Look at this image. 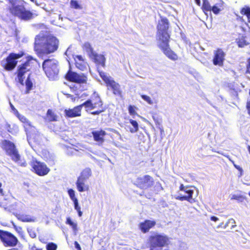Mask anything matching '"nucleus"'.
I'll return each mask as SVG.
<instances>
[{"label":"nucleus","mask_w":250,"mask_h":250,"mask_svg":"<svg viewBox=\"0 0 250 250\" xmlns=\"http://www.w3.org/2000/svg\"><path fill=\"white\" fill-rule=\"evenodd\" d=\"M74 244L77 250H81V247L77 241H75Z\"/></svg>","instance_id":"nucleus-45"},{"label":"nucleus","mask_w":250,"mask_h":250,"mask_svg":"<svg viewBox=\"0 0 250 250\" xmlns=\"http://www.w3.org/2000/svg\"><path fill=\"white\" fill-rule=\"evenodd\" d=\"M152 118L154 121L156 125H160L162 122V118H160L156 113H154L152 115Z\"/></svg>","instance_id":"nucleus-37"},{"label":"nucleus","mask_w":250,"mask_h":250,"mask_svg":"<svg viewBox=\"0 0 250 250\" xmlns=\"http://www.w3.org/2000/svg\"><path fill=\"white\" fill-rule=\"evenodd\" d=\"M230 220H233V219H229V220H228V222L225 224L224 225V226H223V228L224 229L226 228L228 226Z\"/></svg>","instance_id":"nucleus-48"},{"label":"nucleus","mask_w":250,"mask_h":250,"mask_svg":"<svg viewBox=\"0 0 250 250\" xmlns=\"http://www.w3.org/2000/svg\"><path fill=\"white\" fill-rule=\"evenodd\" d=\"M223 226L224 224L223 223H221L218 225V227H221L223 228Z\"/></svg>","instance_id":"nucleus-51"},{"label":"nucleus","mask_w":250,"mask_h":250,"mask_svg":"<svg viewBox=\"0 0 250 250\" xmlns=\"http://www.w3.org/2000/svg\"><path fill=\"white\" fill-rule=\"evenodd\" d=\"M77 188L79 192L87 191L89 190V186L86 184V181L77 178L76 182Z\"/></svg>","instance_id":"nucleus-22"},{"label":"nucleus","mask_w":250,"mask_h":250,"mask_svg":"<svg viewBox=\"0 0 250 250\" xmlns=\"http://www.w3.org/2000/svg\"><path fill=\"white\" fill-rule=\"evenodd\" d=\"M57 245L53 242H49L46 246L47 250H57Z\"/></svg>","instance_id":"nucleus-36"},{"label":"nucleus","mask_w":250,"mask_h":250,"mask_svg":"<svg viewBox=\"0 0 250 250\" xmlns=\"http://www.w3.org/2000/svg\"><path fill=\"white\" fill-rule=\"evenodd\" d=\"M64 78L68 82L78 84H86L87 76L84 73H78L69 69L64 75Z\"/></svg>","instance_id":"nucleus-11"},{"label":"nucleus","mask_w":250,"mask_h":250,"mask_svg":"<svg viewBox=\"0 0 250 250\" xmlns=\"http://www.w3.org/2000/svg\"><path fill=\"white\" fill-rule=\"evenodd\" d=\"M242 15H246L248 19V21L250 23V7L246 6L242 8L240 10Z\"/></svg>","instance_id":"nucleus-30"},{"label":"nucleus","mask_w":250,"mask_h":250,"mask_svg":"<svg viewBox=\"0 0 250 250\" xmlns=\"http://www.w3.org/2000/svg\"><path fill=\"white\" fill-rule=\"evenodd\" d=\"M169 22L166 17H161L157 26V36L160 42L170 40V35L168 32Z\"/></svg>","instance_id":"nucleus-7"},{"label":"nucleus","mask_w":250,"mask_h":250,"mask_svg":"<svg viewBox=\"0 0 250 250\" xmlns=\"http://www.w3.org/2000/svg\"><path fill=\"white\" fill-rule=\"evenodd\" d=\"M203 4L201 9L204 13L207 14V12H210L211 6L208 0H202Z\"/></svg>","instance_id":"nucleus-27"},{"label":"nucleus","mask_w":250,"mask_h":250,"mask_svg":"<svg viewBox=\"0 0 250 250\" xmlns=\"http://www.w3.org/2000/svg\"><path fill=\"white\" fill-rule=\"evenodd\" d=\"M180 191H183L185 195H180L175 197L176 200L181 201H187L190 203L195 202V199L193 198L194 191L188 186H185L183 184H181L179 187Z\"/></svg>","instance_id":"nucleus-12"},{"label":"nucleus","mask_w":250,"mask_h":250,"mask_svg":"<svg viewBox=\"0 0 250 250\" xmlns=\"http://www.w3.org/2000/svg\"><path fill=\"white\" fill-rule=\"evenodd\" d=\"M26 162H24V163H22V164H21V165L22 167H25L26 166Z\"/></svg>","instance_id":"nucleus-52"},{"label":"nucleus","mask_w":250,"mask_h":250,"mask_svg":"<svg viewBox=\"0 0 250 250\" xmlns=\"http://www.w3.org/2000/svg\"><path fill=\"white\" fill-rule=\"evenodd\" d=\"M82 104L83 106H84L86 111L96 109L95 111L91 112L93 115H99L106 110L100 96L96 92H93L90 99Z\"/></svg>","instance_id":"nucleus-2"},{"label":"nucleus","mask_w":250,"mask_h":250,"mask_svg":"<svg viewBox=\"0 0 250 250\" xmlns=\"http://www.w3.org/2000/svg\"><path fill=\"white\" fill-rule=\"evenodd\" d=\"M2 187V184L0 183V195H3L4 193H3V190L1 188Z\"/></svg>","instance_id":"nucleus-49"},{"label":"nucleus","mask_w":250,"mask_h":250,"mask_svg":"<svg viewBox=\"0 0 250 250\" xmlns=\"http://www.w3.org/2000/svg\"><path fill=\"white\" fill-rule=\"evenodd\" d=\"M90 58L93 60L97 65H101L103 67L105 66V58L104 55L94 52L92 55H90Z\"/></svg>","instance_id":"nucleus-20"},{"label":"nucleus","mask_w":250,"mask_h":250,"mask_svg":"<svg viewBox=\"0 0 250 250\" xmlns=\"http://www.w3.org/2000/svg\"><path fill=\"white\" fill-rule=\"evenodd\" d=\"M221 4L219 3H216L211 6L210 12L212 11L215 15H217L221 11Z\"/></svg>","instance_id":"nucleus-32"},{"label":"nucleus","mask_w":250,"mask_h":250,"mask_svg":"<svg viewBox=\"0 0 250 250\" xmlns=\"http://www.w3.org/2000/svg\"><path fill=\"white\" fill-rule=\"evenodd\" d=\"M170 238L167 235L154 232L149 236L147 243L150 248H163L168 246L170 244Z\"/></svg>","instance_id":"nucleus-3"},{"label":"nucleus","mask_w":250,"mask_h":250,"mask_svg":"<svg viewBox=\"0 0 250 250\" xmlns=\"http://www.w3.org/2000/svg\"><path fill=\"white\" fill-rule=\"evenodd\" d=\"M36 60L31 56H28L26 60L20 64L17 67L15 74L17 76L18 82L22 85L24 84L25 75L32 69L31 61Z\"/></svg>","instance_id":"nucleus-6"},{"label":"nucleus","mask_w":250,"mask_h":250,"mask_svg":"<svg viewBox=\"0 0 250 250\" xmlns=\"http://www.w3.org/2000/svg\"><path fill=\"white\" fill-rule=\"evenodd\" d=\"M170 40L160 42L159 47L161 49L164 54L170 60L177 61L178 59L177 55L172 51L169 46V42Z\"/></svg>","instance_id":"nucleus-14"},{"label":"nucleus","mask_w":250,"mask_h":250,"mask_svg":"<svg viewBox=\"0 0 250 250\" xmlns=\"http://www.w3.org/2000/svg\"><path fill=\"white\" fill-rule=\"evenodd\" d=\"M237 44L239 47H243L247 44L246 41L244 39H239Z\"/></svg>","instance_id":"nucleus-42"},{"label":"nucleus","mask_w":250,"mask_h":250,"mask_svg":"<svg viewBox=\"0 0 250 250\" xmlns=\"http://www.w3.org/2000/svg\"><path fill=\"white\" fill-rule=\"evenodd\" d=\"M99 74L100 77L102 78L105 84H106L108 82H109L111 79L107 77L105 73L102 71L98 70Z\"/></svg>","instance_id":"nucleus-33"},{"label":"nucleus","mask_w":250,"mask_h":250,"mask_svg":"<svg viewBox=\"0 0 250 250\" xmlns=\"http://www.w3.org/2000/svg\"><path fill=\"white\" fill-rule=\"evenodd\" d=\"M134 184L141 189H146L153 185L154 180L151 176L146 175L142 177H138Z\"/></svg>","instance_id":"nucleus-13"},{"label":"nucleus","mask_w":250,"mask_h":250,"mask_svg":"<svg viewBox=\"0 0 250 250\" xmlns=\"http://www.w3.org/2000/svg\"><path fill=\"white\" fill-rule=\"evenodd\" d=\"M195 0V2H196V3L198 5L200 6V4H201V3H200V0Z\"/></svg>","instance_id":"nucleus-50"},{"label":"nucleus","mask_w":250,"mask_h":250,"mask_svg":"<svg viewBox=\"0 0 250 250\" xmlns=\"http://www.w3.org/2000/svg\"><path fill=\"white\" fill-rule=\"evenodd\" d=\"M1 147L5 153L15 162H18L21 156L14 143L8 140H3L1 143Z\"/></svg>","instance_id":"nucleus-8"},{"label":"nucleus","mask_w":250,"mask_h":250,"mask_svg":"<svg viewBox=\"0 0 250 250\" xmlns=\"http://www.w3.org/2000/svg\"><path fill=\"white\" fill-rule=\"evenodd\" d=\"M247 109L248 110V114L250 116V102L247 103Z\"/></svg>","instance_id":"nucleus-46"},{"label":"nucleus","mask_w":250,"mask_h":250,"mask_svg":"<svg viewBox=\"0 0 250 250\" xmlns=\"http://www.w3.org/2000/svg\"><path fill=\"white\" fill-rule=\"evenodd\" d=\"M106 86L107 87L108 89L110 88L112 90L114 95H118L120 97L122 96V92L120 88V85L114 80L111 79L106 84Z\"/></svg>","instance_id":"nucleus-19"},{"label":"nucleus","mask_w":250,"mask_h":250,"mask_svg":"<svg viewBox=\"0 0 250 250\" xmlns=\"http://www.w3.org/2000/svg\"><path fill=\"white\" fill-rule=\"evenodd\" d=\"M18 219L22 222H33L35 219L28 215L19 214L17 216Z\"/></svg>","instance_id":"nucleus-25"},{"label":"nucleus","mask_w":250,"mask_h":250,"mask_svg":"<svg viewBox=\"0 0 250 250\" xmlns=\"http://www.w3.org/2000/svg\"><path fill=\"white\" fill-rule=\"evenodd\" d=\"M129 122L132 125V127H130L129 128L130 132L132 133L137 132L139 129V125L137 121L130 119Z\"/></svg>","instance_id":"nucleus-28"},{"label":"nucleus","mask_w":250,"mask_h":250,"mask_svg":"<svg viewBox=\"0 0 250 250\" xmlns=\"http://www.w3.org/2000/svg\"><path fill=\"white\" fill-rule=\"evenodd\" d=\"M42 68L47 77L52 80L58 77L59 68L58 61L55 59H46L42 62Z\"/></svg>","instance_id":"nucleus-5"},{"label":"nucleus","mask_w":250,"mask_h":250,"mask_svg":"<svg viewBox=\"0 0 250 250\" xmlns=\"http://www.w3.org/2000/svg\"><path fill=\"white\" fill-rule=\"evenodd\" d=\"M59 41L55 37L38 35L35 37V51L38 53L50 54L58 48Z\"/></svg>","instance_id":"nucleus-1"},{"label":"nucleus","mask_w":250,"mask_h":250,"mask_svg":"<svg viewBox=\"0 0 250 250\" xmlns=\"http://www.w3.org/2000/svg\"><path fill=\"white\" fill-rule=\"evenodd\" d=\"M93 137V140L97 142L99 145H102L105 141V136L106 135V132L101 129L97 130H93L91 132Z\"/></svg>","instance_id":"nucleus-18"},{"label":"nucleus","mask_w":250,"mask_h":250,"mask_svg":"<svg viewBox=\"0 0 250 250\" xmlns=\"http://www.w3.org/2000/svg\"><path fill=\"white\" fill-rule=\"evenodd\" d=\"M234 166H235V167L236 168H237V169H238L240 168L239 167H237V166H236V165H235Z\"/></svg>","instance_id":"nucleus-53"},{"label":"nucleus","mask_w":250,"mask_h":250,"mask_svg":"<svg viewBox=\"0 0 250 250\" xmlns=\"http://www.w3.org/2000/svg\"><path fill=\"white\" fill-rule=\"evenodd\" d=\"M72 98V100H75V97H73V96H71Z\"/></svg>","instance_id":"nucleus-54"},{"label":"nucleus","mask_w":250,"mask_h":250,"mask_svg":"<svg viewBox=\"0 0 250 250\" xmlns=\"http://www.w3.org/2000/svg\"><path fill=\"white\" fill-rule=\"evenodd\" d=\"M23 51H21L18 53H10L0 62V65L6 71H11L13 70L18 63V59L24 56Z\"/></svg>","instance_id":"nucleus-4"},{"label":"nucleus","mask_w":250,"mask_h":250,"mask_svg":"<svg viewBox=\"0 0 250 250\" xmlns=\"http://www.w3.org/2000/svg\"><path fill=\"white\" fill-rule=\"evenodd\" d=\"M19 119L23 123H25V122H26L27 121H28L26 118V117H25L24 116H20L19 117Z\"/></svg>","instance_id":"nucleus-44"},{"label":"nucleus","mask_w":250,"mask_h":250,"mask_svg":"<svg viewBox=\"0 0 250 250\" xmlns=\"http://www.w3.org/2000/svg\"><path fill=\"white\" fill-rule=\"evenodd\" d=\"M210 220L214 222H216L219 220V218L215 216H212L210 217Z\"/></svg>","instance_id":"nucleus-47"},{"label":"nucleus","mask_w":250,"mask_h":250,"mask_svg":"<svg viewBox=\"0 0 250 250\" xmlns=\"http://www.w3.org/2000/svg\"><path fill=\"white\" fill-rule=\"evenodd\" d=\"M75 61V65L76 67L81 70H84L86 69L87 66V62L81 55H76L74 57Z\"/></svg>","instance_id":"nucleus-21"},{"label":"nucleus","mask_w":250,"mask_h":250,"mask_svg":"<svg viewBox=\"0 0 250 250\" xmlns=\"http://www.w3.org/2000/svg\"><path fill=\"white\" fill-rule=\"evenodd\" d=\"M70 6L75 9H82V7L79 4V2L77 0H71L70 1Z\"/></svg>","instance_id":"nucleus-34"},{"label":"nucleus","mask_w":250,"mask_h":250,"mask_svg":"<svg viewBox=\"0 0 250 250\" xmlns=\"http://www.w3.org/2000/svg\"><path fill=\"white\" fill-rule=\"evenodd\" d=\"M73 202L75 209L77 211L79 216L81 217L82 216L83 212L81 210V207L79 206L78 200H75Z\"/></svg>","instance_id":"nucleus-35"},{"label":"nucleus","mask_w":250,"mask_h":250,"mask_svg":"<svg viewBox=\"0 0 250 250\" xmlns=\"http://www.w3.org/2000/svg\"><path fill=\"white\" fill-rule=\"evenodd\" d=\"M23 125L25 131L26 132L29 130L32 127L31 123L29 121H27L26 122L24 123Z\"/></svg>","instance_id":"nucleus-43"},{"label":"nucleus","mask_w":250,"mask_h":250,"mask_svg":"<svg viewBox=\"0 0 250 250\" xmlns=\"http://www.w3.org/2000/svg\"><path fill=\"white\" fill-rule=\"evenodd\" d=\"M83 107L82 104L75 106L72 109H65V116L67 118H73L80 116L81 115V110Z\"/></svg>","instance_id":"nucleus-17"},{"label":"nucleus","mask_w":250,"mask_h":250,"mask_svg":"<svg viewBox=\"0 0 250 250\" xmlns=\"http://www.w3.org/2000/svg\"><path fill=\"white\" fill-rule=\"evenodd\" d=\"M30 165L31 171L39 176H45L50 171V168L45 163L37 160H33Z\"/></svg>","instance_id":"nucleus-10"},{"label":"nucleus","mask_w":250,"mask_h":250,"mask_svg":"<svg viewBox=\"0 0 250 250\" xmlns=\"http://www.w3.org/2000/svg\"><path fill=\"white\" fill-rule=\"evenodd\" d=\"M156 225V222L154 220L146 219L138 224L140 231L143 233L149 232L150 229L153 228Z\"/></svg>","instance_id":"nucleus-15"},{"label":"nucleus","mask_w":250,"mask_h":250,"mask_svg":"<svg viewBox=\"0 0 250 250\" xmlns=\"http://www.w3.org/2000/svg\"><path fill=\"white\" fill-rule=\"evenodd\" d=\"M68 194L70 198V199L73 201H74L75 200H78L77 198L75 197V193L74 190L70 188L67 191Z\"/></svg>","instance_id":"nucleus-39"},{"label":"nucleus","mask_w":250,"mask_h":250,"mask_svg":"<svg viewBox=\"0 0 250 250\" xmlns=\"http://www.w3.org/2000/svg\"><path fill=\"white\" fill-rule=\"evenodd\" d=\"M46 117L49 122H55L57 121V115L51 109L47 110Z\"/></svg>","instance_id":"nucleus-24"},{"label":"nucleus","mask_w":250,"mask_h":250,"mask_svg":"<svg viewBox=\"0 0 250 250\" xmlns=\"http://www.w3.org/2000/svg\"><path fill=\"white\" fill-rule=\"evenodd\" d=\"M0 240L5 247H14L19 243L18 238L9 231L0 229Z\"/></svg>","instance_id":"nucleus-9"},{"label":"nucleus","mask_w":250,"mask_h":250,"mask_svg":"<svg viewBox=\"0 0 250 250\" xmlns=\"http://www.w3.org/2000/svg\"><path fill=\"white\" fill-rule=\"evenodd\" d=\"M127 109L129 115L132 116V117L134 118L136 115L138 116L136 112V110H138V108L136 106L130 104L128 105Z\"/></svg>","instance_id":"nucleus-31"},{"label":"nucleus","mask_w":250,"mask_h":250,"mask_svg":"<svg viewBox=\"0 0 250 250\" xmlns=\"http://www.w3.org/2000/svg\"><path fill=\"white\" fill-rule=\"evenodd\" d=\"M30 1H31L32 2H34V0H30Z\"/></svg>","instance_id":"nucleus-55"},{"label":"nucleus","mask_w":250,"mask_h":250,"mask_svg":"<svg viewBox=\"0 0 250 250\" xmlns=\"http://www.w3.org/2000/svg\"><path fill=\"white\" fill-rule=\"evenodd\" d=\"M83 48L88 54L89 56L94 53L93 49L89 42H85L83 45Z\"/></svg>","instance_id":"nucleus-29"},{"label":"nucleus","mask_w":250,"mask_h":250,"mask_svg":"<svg viewBox=\"0 0 250 250\" xmlns=\"http://www.w3.org/2000/svg\"><path fill=\"white\" fill-rule=\"evenodd\" d=\"M91 175L92 172L91 169L89 168H85L82 171L78 178L86 181Z\"/></svg>","instance_id":"nucleus-23"},{"label":"nucleus","mask_w":250,"mask_h":250,"mask_svg":"<svg viewBox=\"0 0 250 250\" xmlns=\"http://www.w3.org/2000/svg\"><path fill=\"white\" fill-rule=\"evenodd\" d=\"M231 199L242 201L244 199V197L241 195L233 194L232 195Z\"/></svg>","instance_id":"nucleus-41"},{"label":"nucleus","mask_w":250,"mask_h":250,"mask_svg":"<svg viewBox=\"0 0 250 250\" xmlns=\"http://www.w3.org/2000/svg\"><path fill=\"white\" fill-rule=\"evenodd\" d=\"M66 224L71 226L73 229L76 230L77 225L76 223H74L70 218H67L66 221Z\"/></svg>","instance_id":"nucleus-40"},{"label":"nucleus","mask_w":250,"mask_h":250,"mask_svg":"<svg viewBox=\"0 0 250 250\" xmlns=\"http://www.w3.org/2000/svg\"><path fill=\"white\" fill-rule=\"evenodd\" d=\"M225 53L221 48H217L214 52L212 60L214 65L222 66L225 60Z\"/></svg>","instance_id":"nucleus-16"},{"label":"nucleus","mask_w":250,"mask_h":250,"mask_svg":"<svg viewBox=\"0 0 250 250\" xmlns=\"http://www.w3.org/2000/svg\"><path fill=\"white\" fill-rule=\"evenodd\" d=\"M141 97L149 104H154L153 101L148 96L142 94L141 95Z\"/></svg>","instance_id":"nucleus-38"},{"label":"nucleus","mask_w":250,"mask_h":250,"mask_svg":"<svg viewBox=\"0 0 250 250\" xmlns=\"http://www.w3.org/2000/svg\"><path fill=\"white\" fill-rule=\"evenodd\" d=\"M25 84L26 86V90L25 91V93L28 94L29 93L30 91L33 88V83L30 79V74H28L27 79L25 82Z\"/></svg>","instance_id":"nucleus-26"}]
</instances>
